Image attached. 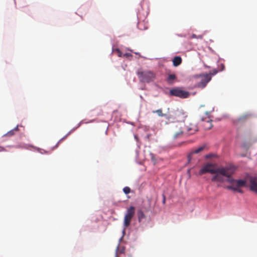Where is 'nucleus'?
Masks as SVG:
<instances>
[{
  "instance_id": "obj_1",
  "label": "nucleus",
  "mask_w": 257,
  "mask_h": 257,
  "mask_svg": "<svg viewBox=\"0 0 257 257\" xmlns=\"http://www.w3.org/2000/svg\"><path fill=\"white\" fill-rule=\"evenodd\" d=\"M234 171L235 168L232 166L214 168L213 164L207 163L202 166L199 172V174L202 175L207 173L214 174L216 172H219L225 177H229L234 173Z\"/></svg>"
},
{
  "instance_id": "obj_2",
  "label": "nucleus",
  "mask_w": 257,
  "mask_h": 257,
  "mask_svg": "<svg viewBox=\"0 0 257 257\" xmlns=\"http://www.w3.org/2000/svg\"><path fill=\"white\" fill-rule=\"evenodd\" d=\"M140 81L143 83H150L154 81L156 73L151 70L139 71L137 72Z\"/></svg>"
},
{
  "instance_id": "obj_3",
  "label": "nucleus",
  "mask_w": 257,
  "mask_h": 257,
  "mask_svg": "<svg viewBox=\"0 0 257 257\" xmlns=\"http://www.w3.org/2000/svg\"><path fill=\"white\" fill-rule=\"evenodd\" d=\"M246 182L244 180H235L234 181V184L227 186L226 188L233 191L243 193V191L240 188L244 187L246 185Z\"/></svg>"
},
{
  "instance_id": "obj_4",
  "label": "nucleus",
  "mask_w": 257,
  "mask_h": 257,
  "mask_svg": "<svg viewBox=\"0 0 257 257\" xmlns=\"http://www.w3.org/2000/svg\"><path fill=\"white\" fill-rule=\"evenodd\" d=\"M186 117V114L183 110L177 109L172 112L170 114L168 119H171L174 121L179 122L183 121Z\"/></svg>"
},
{
  "instance_id": "obj_5",
  "label": "nucleus",
  "mask_w": 257,
  "mask_h": 257,
  "mask_svg": "<svg viewBox=\"0 0 257 257\" xmlns=\"http://www.w3.org/2000/svg\"><path fill=\"white\" fill-rule=\"evenodd\" d=\"M196 77L200 78L201 79L200 81L195 85L196 87L200 88H204L211 79L210 74H200L196 76Z\"/></svg>"
},
{
  "instance_id": "obj_6",
  "label": "nucleus",
  "mask_w": 257,
  "mask_h": 257,
  "mask_svg": "<svg viewBox=\"0 0 257 257\" xmlns=\"http://www.w3.org/2000/svg\"><path fill=\"white\" fill-rule=\"evenodd\" d=\"M135 213V208L134 206L130 207L126 211L124 217L123 225L125 228L128 227L130 225L131 221L133 218Z\"/></svg>"
},
{
  "instance_id": "obj_7",
  "label": "nucleus",
  "mask_w": 257,
  "mask_h": 257,
  "mask_svg": "<svg viewBox=\"0 0 257 257\" xmlns=\"http://www.w3.org/2000/svg\"><path fill=\"white\" fill-rule=\"evenodd\" d=\"M169 93L172 96H175L182 98H186L189 96V92L183 90L179 88H173L170 90Z\"/></svg>"
},
{
  "instance_id": "obj_8",
  "label": "nucleus",
  "mask_w": 257,
  "mask_h": 257,
  "mask_svg": "<svg viewBox=\"0 0 257 257\" xmlns=\"http://www.w3.org/2000/svg\"><path fill=\"white\" fill-rule=\"evenodd\" d=\"M172 131L174 134V138L175 139H177L182 136L184 130L182 129L181 124H179L177 125L175 127H173Z\"/></svg>"
},
{
  "instance_id": "obj_9",
  "label": "nucleus",
  "mask_w": 257,
  "mask_h": 257,
  "mask_svg": "<svg viewBox=\"0 0 257 257\" xmlns=\"http://www.w3.org/2000/svg\"><path fill=\"white\" fill-rule=\"evenodd\" d=\"M249 189L251 191L257 193V177L249 178Z\"/></svg>"
},
{
  "instance_id": "obj_10",
  "label": "nucleus",
  "mask_w": 257,
  "mask_h": 257,
  "mask_svg": "<svg viewBox=\"0 0 257 257\" xmlns=\"http://www.w3.org/2000/svg\"><path fill=\"white\" fill-rule=\"evenodd\" d=\"M251 117V114H245L240 116L238 118L234 120V123L236 125H239L247 121Z\"/></svg>"
},
{
  "instance_id": "obj_11",
  "label": "nucleus",
  "mask_w": 257,
  "mask_h": 257,
  "mask_svg": "<svg viewBox=\"0 0 257 257\" xmlns=\"http://www.w3.org/2000/svg\"><path fill=\"white\" fill-rule=\"evenodd\" d=\"M205 147V146L203 145V146H201L198 147L197 149H194L192 150V151L191 152V153L188 155V162H190L191 160L193 158V156L195 154H198V153L201 152V151H202L204 149Z\"/></svg>"
},
{
  "instance_id": "obj_12",
  "label": "nucleus",
  "mask_w": 257,
  "mask_h": 257,
  "mask_svg": "<svg viewBox=\"0 0 257 257\" xmlns=\"http://www.w3.org/2000/svg\"><path fill=\"white\" fill-rule=\"evenodd\" d=\"M214 174L215 175L211 178L212 181L218 182H223L224 181L223 175L219 172H216ZM224 177L225 176H224Z\"/></svg>"
},
{
  "instance_id": "obj_13",
  "label": "nucleus",
  "mask_w": 257,
  "mask_h": 257,
  "mask_svg": "<svg viewBox=\"0 0 257 257\" xmlns=\"http://www.w3.org/2000/svg\"><path fill=\"white\" fill-rule=\"evenodd\" d=\"M172 62H173V66L175 67H177L182 63V58L181 57L175 56L173 58Z\"/></svg>"
},
{
  "instance_id": "obj_14",
  "label": "nucleus",
  "mask_w": 257,
  "mask_h": 257,
  "mask_svg": "<svg viewBox=\"0 0 257 257\" xmlns=\"http://www.w3.org/2000/svg\"><path fill=\"white\" fill-rule=\"evenodd\" d=\"M177 78V76L175 74H168L166 78V81L169 83H173L175 80Z\"/></svg>"
},
{
  "instance_id": "obj_15",
  "label": "nucleus",
  "mask_w": 257,
  "mask_h": 257,
  "mask_svg": "<svg viewBox=\"0 0 257 257\" xmlns=\"http://www.w3.org/2000/svg\"><path fill=\"white\" fill-rule=\"evenodd\" d=\"M185 130L189 134H193L197 131V127L195 125H192L191 127L186 126Z\"/></svg>"
},
{
  "instance_id": "obj_16",
  "label": "nucleus",
  "mask_w": 257,
  "mask_h": 257,
  "mask_svg": "<svg viewBox=\"0 0 257 257\" xmlns=\"http://www.w3.org/2000/svg\"><path fill=\"white\" fill-rule=\"evenodd\" d=\"M138 219H139V221H141V220L142 219H143L145 217V215L144 212L141 210H140L138 211Z\"/></svg>"
},
{
  "instance_id": "obj_17",
  "label": "nucleus",
  "mask_w": 257,
  "mask_h": 257,
  "mask_svg": "<svg viewBox=\"0 0 257 257\" xmlns=\"http://www.w3.org/2000/svg\"><path fill=\"white\" fill-rule=\"evenodd\" d=\"M153 113H156L159 116L163 117L166 116V114H164L162 112V110L161 109H159L153 111Z\"/></svg>"
},
{
  "instance_id": "obj_18",
  "label": "nucleus",
  "mask_w": 257,
  "mask_h": 257,
  "mask_svg": "<svg viewBox=\"0 0 257 257\" xmlns=\"http://www.w3.org/2000/svg\"><path fill=\"white\" fill-rule=\"evenodd\" d=\"M18 130V126L16 127L14 130L8 132L5 135L7 136H12L14 135L15 132Z\"/></svg>"
},
{
  "instance_id": "obj_19",
  "label": "nucleus",
  "mask_w": 257,
  "mask_h": 257,
  "mask_svg": "<svg viewBox=\"0 0 257 257\" xmlns=\"http://www.w3.org/2000/svg\"><path fill=\"white\" fill-rule=\"evenodd\" d=\"M123 191L125 194H127L131 192V189L128 187H125L123 189Z\"/></svg>"
},
{
  "instance_id": "obj_20",
  "label": "nucleus",
  "mask_w": 257,
  "mask_h": 257,
  "mask_svg": "<svg viewBox=\"0 0 257 257\" xmlns=\"http://www.w3.org/2000/svg\"><path fill=\"white\" fill-rule=\"evenodd\" d=\"M232 176V175L229 177H227L228 178V179L227 180V181L230 183L231 184V185L232 184H234V181L235 180V179H233L232 178H230V177Z\"/></svg>"
},
{
  "instance_id": "obj_21",
  "label": "nucleus",
  "mask_w": 257,
  "mask_h": 257,
  "mask_svg": "<svg viewBox=\"0 0 257 257\" xmlns=\"http://www.w3.org/2000/svg\"><path fill=\"white\" fill-rule=\"evenodd\" d=\"M203 38V36L202 35H198V36H196L195 34H193L191 37V39H193V38H197V39H202Z\"/></svg>"
},
{
  "instance_id": "obj_22",
  "label": "nucleus",
  "mask_w": 257,
  "mask_h": 257,
  "mask_svg": "<svg viewBox=\"0 0 257 257\" xmlns=\"http://www.w3.org/2000/svg\"><path fill=\"white\" fill-rule=\"evenodd\" d=\"M115 51H116L117 52V55L119 57H123V54L122 53V52L120 51V50L118 49H116Z\"/></svg>"
},
{
  "instance_id": "obj_23",
  "label": "nucleus",
  "mask_w": 257,
  "mask_h": 257,
  "mask_svg": "<svg viewBox=\"0 0 257 257\" xmlns=\"http://www.w3.org/2000/svg\"><path fill=\"white\" fill-rule=\"evenodd\" d=\"M123 57L125 58H128L130 57H132V55L130 53H125L123 54Z\"/></svg>"
},
{
  "instance_id": "obj_24",
  "label": "nucleus",
  "mask_w": 257,
  "mask_h": 257,
  "mask_svg": "<svg viewBox=\"0 0 257 257\" xmlns=\"http://www.w3.org/2000/svg\"><path fill=\"white\" fill-rule=\"evenodd\" d=\"M217 72L218 71L216 69H214L212 73H209V74H210V76H211V75L216 74L217 73Z\"/></svg>"
},
{
  "instance_id": "obj_25",
  "label": "nucleus",
  "mask_w": 257,
  "mask_h": 257,
  "mask_svg": "<svg viewBox=\"0 0 257 257\" xmlns=\"http://www.w3.org/2000/svg\"><path fill=\"white\" fill-rule=\"evenodd\" d=\"M124 248H122V249H120V250H119V253H123V252H124Z\"/></svg>"
},
{
  "instance_id": "obj_26",
  "label": "nucleus",
  "mask_w": 257,
  "mask_h": 257,
  "mask_svg": "<svg viewBox=\"0 0 257 257\" xmlns=\"http://www.w3.org/2000/svg\"><path fill=\"white\" fill-rule=\"evenodd\" d=\"M163 203H165V197L164 198Z\"/></svg>"
},
{
  "instance_id": "obj_27",
  "label": "nucleus",
  "mask_w": 257,
  "mask_h": 257,
  "mask_svg": "<svg viewBox=\"0 0 257 257\" xmlns=\"http://www.w3.org/2000/svg\"><path fill=\"white\" fill-rule=\"evenodd\" d=\"M190 170H189L188 171V173H190Z\"/></svg>"
},
{
  "instance_id": "obj_28",
  "label": "nucleus",
  "mask_w": 257,
  "mask_h": 257,
  "mask_svg": "<svg viewBox=\"0 0 257 257\" xmlns=\"http://www.w3.org/2000/svg\"><path fill=\"white\" fill-rule=\"evenodd\" d=\"M206 157H207V158H209V155H207V156H206Z\"/></svg>"
},
{
  "instance_id": "obj_29",
  "label": "nucleus",
  "mask_w": 257,
  "mask_h": 257,
  "mask_svg": "<svg viewBox=\"0 0 257 257\" xmlns=\"http://www.w3.org/2000/svg\"><path fill=\"white\" fill-rule=\"evenodd\" d=\"M116 257H118V256L116 255Z\"/></svg>"
}]
</instances>
